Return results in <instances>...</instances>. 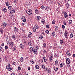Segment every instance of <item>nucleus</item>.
I'll use <instances>...</instances> for the list:
<instances>
[{
  "label": "nucleus",
  "instance_id": "f257e3e1",
  "mask_svg": "<svg viewBox=\"0 0 75 75\" xmlns=\"http://www.w3.org/2000/svg\"><path fill=\"white\" fill-rule=\"evenodd\" d=\"M26 12L28 14L30 15L32 14L33 13V11L31 10H27Z\"/></svg>",
  "mask_w": 75,
  "mask_h": 75
},
{
  "label": "nucleus",
  "instance_id": "f03ea898",
  "mask_svg": "<svg viewBox=\"0 0 75 75\" xmlns=\"http://www.w3.org/2000/svg\"><path fill=\"white\" fill-rule=\"evenodd\" d=\"M67 64H70V59L69 58H67L66 59Z\"/></svg>",
  "mask_w": 75,
  "mask_h": 75
},
{
  "label": "nucleus",
  "instance_id": "7ed1b4c3",
  "mask_svg": "<svg viewBox=\"0 0 75 75\" xmlns=\"http://www.w3.org/2000/svg\"><path fill=\"white\" fill-rule=\"evenodd\" d=\"M68 32L67 31H66L64 33V37L67 39V37Z\"/></svg>",
  "mask_w": 75,
  "mask_h": 75
},
{
  "label": "nucleus",
  "instance_id": "20e7f679",
  "mask_svg": "<svg viewBox=\"0 0 75 75\" xmlns=\"http://www.w3.org/2000/svg\"><path fill=\"white\" fill-rule=\"evenodd\" d=\"M21 20L24 22H26V20L25 19V18L24 16H23L21 17Z\"/></svg>",
  "mask_w": 75,
  "mask_h": 75
},
{
  "label": "nucleus",
  "instance_id": "39448f33",
  "mask_svg": "<svg viewBox=\"0 0 75 75\" xmlns=\"http://www.w3.org/2000/svg\"><path fill=\"white\" fill-rule=\"evenodd\" d=\"M50 56H51L50 57L49 59V60L50 61L52 60V58H53V54H51Z\"/></svg>",
  "mask_w": 75,
  "mask_h": 75
},
{
  "label": "nucleus",
  "instance_id": "423d86ee",
  "mask_svg": "<svg viewBox=\"0 0 75 75\" xmlns=\"http://www.w3.org/2000/svg\"><path fill=\"white\" fill-rule=\"evenodd\" d=\"M64 16L65 18H67L68 17V14L67 13H64Z\"/></svg>",
  "mask_w": 75,
  "mask_h": 75
},
{
  "label": "nucleus",
  "instance_id": "0eeeda50",
  "mask_svg": "<svg viewBox=\"0 0 75 75\" xmlns=\"http://www.w3.org/2000/svg\"><path fill=\"white\" fill-rule=\"evenodd\" d=\"M34 48H33V47H30V52H34Z\"/></svg>",
  "mask_w": 75,
  "mask_h": 75
},
{
  "label": "nucleus",
  "instance_id": "6e6552de",
  "mask_svg": "<svg viewBox=\"0 0 75 75\" xmlns=\"http://www.w3.org/2000/svg\"><path fill=\"white\" fill-rule=\"evenodd\" d=\"M9 44L10 45H11V46H12V47H13L14 46L13 43V42H10V43H9Z\"/></svg>",
  "mask_w": 75,
  "mask_h": 75
},
{
  "label": "nucleus",
  "instance_id": "1a4fd4ad",
  "mask_svg": "<svg viewBox=\"0 0 75 75\" xmlns=\"http://www.w3.org/2000/svg\"><path fill=\"white\" fill-rule=\"evenodd\" d=\"M37 20L38 21H40V19L41 18V17L40 16H38L36 17Z\"/></svg>",
  "mask_w": 75,
  "mask_h": 75
},
{
  "label": "nucleus",
  "instance_id": "9d476101",
  "mask_svg": "<svg viewBox=\"0 0 75 75\" xmlns=\"http://www.w3.org/2000/svg\"><path fill=\"white\" fill-rule=\"evenodd\" d=\"M6 25H7L6 23H4L3 25V28H6Z\"/></svg>",
  "mask_w": 75,
  "mask_h": 75
},
{
  "label": "nucleus",
  "instance_id": "9b49d317",
  "mask_svg": "<svg viewBox=\"0 0 75 75\" xmlns=\"http://www.w3.org/2000/svg\"><path fill=\"white\" fill-rule=\"evenodd\" d=\"M15 10L14 9L12 10L11 11L10 13H11L12 14L14 13H15Z\"/></svg>",
  "mask_w": 75,
  "mask_h": 75
},
{
  "label": "nucleus",
  "instance_id": "f8f14e48",
  "mask_svg": "<svg viewBox=\"0 0 75 75\" xmlns=\"http://www.w3.org/2000/svg\"><path fill=\"white\" fill-rule=\"evenodd\" d=\"M35 27H34V28H35L37 29L39 28V26L38 25H35Z\"/></svg>",
  "mask_w": 75,
  "mask_h": 75
},
{
  "label": "nucleus",
  "instance_id": "ddd939ff",
  "mask_svg": "<svg viewBox=\"0 0 75 75\" xmlns=\"http://www.w3.org/2000/svg\"><path fill=\"white\" fill-rule=\"evenodd\" d=\"M43 59L44 62H46L47 61V59L46 57H43Z\"/></svg>",
  "mask_w": 75,
  "mask_h": 75
},
{
  "label": "nucleus",
  "instance_id": "4468645a",
  "mask_svg": "<svg viewBox=\"0 0 75 75\" xmlns=\"http://www.w3.org/2000/svg\"><path fill=\"white\" fill-rule=\"evenodd\" d=\"M35 13L36 14L39 13H40V11H39L37 9L35 10Z\"/></svg>",
  "mask_w": 75,
  "mask_h": 75
},
{
  "label": "nucleus",
  "instance_id": "2eb2a0df",
  "mask_svg": "<svg viewBox=\"0 0 75 75\" xmlns=\"http://www.w3.org/2000/svg\"><path fill=\"white\" fill-rule=\"evenodd\" d=\"M0 32H1V34H3V30L2 29V28L0 29Z\"/></svg>",
  "mask_w": 75,
  "mask_h": 75
},
{
  "label": "nucleus",
  "instance_id": "dca6fc26",
  "mask_svg": "<svg viewBox=\"0 0 75 75\" xmlns=\"http://www.w3.org/2000/svg\"><path fill=\"white\" fill-rule=\"evenodd\" d=\"M12 37L13 39L14 40H15V38H16V36L15 35H12Z\"/></svg>",
  "mask_w": 75,
  "mask_h": 75
},
{
  "label": "nucleus",
  "instance_id": "f3484780",
  "mask_svg": "<svg viewBox=\"0 0 75 75\" xmlns=\"http://www.w3.org/2000/svg\"><path fill=\"white\" fill-rule=\"evenodd\" d=\"M20 47L21 48L23 49V48H24V46L23 45H22V44H21L20 45Z\"/></svg>",
  "mask_w": 75,
  "mask_h": 75
},
{
  "label": "nucleus",
  "instance_id": "a211bd4d",
  "mask_svg": "<svg viewBox=\"0 0 75 75\" xmlns=\"http://www.w3.org/2000/svg\"><path fill=\"white\" fill-rule=\"evenodd\" d=\"M50 7H49L48 6H47V7H46L47 10V11H48L50 10Z\"/></svg>",
  "mask_w": 75,
  "mask_h": 75
},
{
  "label": "nucleus",
  "instance_id": "6ab92c4d",
  "mask_svg": "<svg viewBox=\"0 0 75 75\" xmlns=\"http://www.w3.org/2000/svg\"><path fill=\"white\" fill-rule=\"evenodd\" d=\"M33 31L34 32H36V29L34 27L33 28Z\"/></svg>",
  "mask_w": 75,
  "mask_h": 75
},
{
  "label": "nucleus",
  "instance_id": "aec40b11",
  "mask_svg": "<svg viewBox=\"0 0 75 75\" xmlns=\"http://www.w3.org/2000/svg\"><path fill=\"white\" fill-rule=\"evenodd\" d=\"M54 70L55 71H57L58 70V68L57 67H54Z\"/></svg>",
  "mask_w": 75,
  "mask_h": 75
},
{
  "label": "nucleus",
  "instance_id": "412c9836",
  "mask_svg": "<svg viewBox=\"0 0 75 75\" xmlns=\"http://www.w3.org/2000/svg\"><path fill=\"white\" fill-rule=\"evenodd\" d=\"M64 65V64L63 63H61L60 64V67H63Z\"/></svg>",
  "mask_w": 75,
  "mask_h": 75
},
{
  "label": "nucleus",
  "instance_id": "4be33fe9",
  "mask_svg": "<svg viewBox=\"0 0 75 75\" xmlns=\"http://www.w3.org/2000/svg\"><path fill=\"white\" fill-rule=\"evenodd\" d=\"M14 32H17L18 30V29H17V28H16V27L14 28Z\"/></svg>",
  "mask_w": 75,
  "mask_h": 75
},
{
  "label": "nucleus",
  "instance_id": "5701e85b",
  "mask_svg": "<svg viewBox=\"0 0 75 75\" xmlns=\"http://www.w3.org/2000/svg\"><path fill=\"white\" fill-rule=\"evenodd\" d=\"M19 60H20V61L21 62H23V60H24V59H23V57H21Z\"/></svg>",
  "mask_w": 75,
  "mask_h": 75
},
{
  "label": "nucleus",
  "instance_id": "b1692460",
  "mask_svg": "<svg viewBox=\"0 0 75 75\" xmlns=\"http://www.w3.org/2000/svg\"><path fill=\"white\" fill-rule=\"evenodd\" d=\"M55 65L56 66H57L58 65V62L56 60L55 61Z\"/></svg>",
  "mask_w": 75,
  "mask_h": 75
},
{
  "label": "nucleus",
  "instance_id": "393cba45",
  "mask_svg": "<svg viewBox=\"0 0 75 75\" xmlns=\"http://www.w3.org/2000/svg\"><path fill=\"white\" fill-rule=\"evenodd\" d=\"M69 24H72V21L71 20H70L69 21Z\"/></svg>",
  "mask_w": 75,
  "mask_h": 75
},
{
  "label": "nucleus",
  "instance_id": "a878e982",
  "mask_svg": "<svg viewBox=\"0 0 75 75\" xmlns=\"http://www.w3.org/2000/svg\"><path fill=\"white\" fill-rule=\"evenodd\" d=\"M35 68H36V69H39V66L38 65L35 66Z\"/></svg>",
  "mask_w": 75,
  "mask_h": 75
},
{
  "label": "nucleus",
  "instance_id": "bb28decb",
  "mask_svg": "<svg viewBox=\"0 0 75 75\" xmlns=\"http://www.w3.org/2000/svg\"><path fill=\"white\" fill-rule=\"evenodd\" d=\"M12 8V7L11 6H9L8 7V8L9 10H11Z\"/></svg>",
  "mask_w": 75,
  "mask_h": 75
},
{
  "label": "nucleus",
  "instance_id": "cd10ccee",
  "mask_svg": "<svg viewBox=\"0 0 75 75\" xmlns=\"http://www.w3.org/2000/svg\"><path fill=\"white\" fill-rule=\"evenodd\" d=\"M34 52H35L34 53L35 54H37V50L36 49H34Z\"/></svg>",
  "mask_w": 75,
  "mask_h": 75
},
{
  "label": "nucleus",
  "instance_id": "c85d7f7f",
  "mask_svg": "<svg viewBox=\"0 0 75 75\" xmlns=\"http://www.w3.org/2000/svg\"><path fill=\"white\" fill-rule=\"evenodd\" d=\"M41 8L42 9H44L45 8V6H43V5H42L41 7Z\"/></svg>",
  "mask_w": 75,
  "mask_h": 75
},
{
  "label": "nucleus",
  "instance_id": "c756f323",
  "mask_svg": "<svg viewBox=\"0 0 75 75\" xmlns=\"http://www.w3.org/2000/svg\"><path fill=\"white\" fill-rule=\"evenodd\" d=\"M54 28H55V30H58V27H57V26H55V27Z\"/></svg>",
  "mask_w": 75,
  "mask_h": 75
},
{
  "label": "nucleus",
  "instance_id": "7c9ffc66",
  "mask_svg": "<svg viewBox=\"0 0 75 75\" xmlns=\"http://www.w3.org/2000/svg\"><path fill=\"white\" fill-rule=\"evenodd\" d=\"M73 36H74V35L72 33H71L70 34V38H73Z\"/></svg>",
  "mask_w": 75,
  "mask_h": 75
},
{
  "label": "nucleus",
  "instance_id": "2f4dec72",
  "mask_svg": "<svg viewBox=\"0 0 75 75\" xmlns=\"http://www.w3.org/2000/svg\"><path fill=\"white\" fill-rule=\"evenodd\" d=\"M17 2H18V1H17L16 0H14L13 1V3L14 4L16 3V4H17Z\"/></svg>",
  "mask_w": 75,
  "mask_h": 75
},
{
  "label": "nucleus",
  "instance_id": "473e14b6",
  "mask_svg": "<svg viewBox=\"0 0 75 75\" xmlns=\"http://www.w3.org/2000/svg\"><path fill=\"white\" fill-rule=\"evenodd\" d=\"M3 11L4 12H6L7 11V10L6 9V8H4L3 9Z\"/></svg>",
  "mask_w": 75,
  "mask_h": 75
},
{
  "label": "nucleus",
  "instance_id": "72a5a7b5",
  "mask_svg": "<svg viewBox=\"0 0 75 75\" xmlns=\"http://www.w3.org/2000/svg\"><path fill=\"white\" fill-rule=\"evenodd\" d=\"M28 44L30 46H32V43L31 42H29L28 43Z\"/></svg>",
  "mask_w": 75,
  "mask_h": 75
},
{
  "label": "nucleus",
  "instance_id": "f704fd0d",
  "mask_svg": "<svg viewBox=\"0 0 75 75\" xmlns=\"http://www.w3.org/2000/svg\"><path fill=\"white\" fill-rule=\"evenodd\" d=\"M42 68H43V69H45V67L44 65H42Z\"/></svg>",
  "mask_w": 75,
  "mask_h": 75
},
{
  "label": "nucleus",
  "instance_id": "c9c22d12",
  "mask_svg": "<svg viewBox=\"0 0 75 75\" xmlns=\"http://www.w3.org/2000/svg\"><path fill=\"white\" fill-rule=\"evenodd\" d=\"M41 23L43 24L45 23V20L43 19L41 21Z\"/></svg>",
  "mask_w": 75,
  "mask_h": 75
},
{
  "label": "nucleus",
  "instance_id": "e433bc0d",
  "mask_svg": "<svg viewBox=\"0 0 75 75\" xmlns=\"http://www.w3.org/2000/svg\"><path fill=\"white\" fill-rule=\"evenodd\" d=\"M8 69L9 71H10L11 70H12V68L11 67H9V68Z\"/></svg>",
  "mask_w": 75,
  "mask_h": 75
},
{
  "label": "nucleus",
  "instance_id": "4c0bfd02",
  "mask_svg": "<svg viewBox=\"0 0 75 75\" xmlns=\"http://www.w3.org/2000/svg\"><path fill=\"white\" fill-rule=\"evenodd\" d=\"M45 33L47 34H48L49 33V31L48 30H46L45 31Z\"/></svg>",
  "mask_w": 75,
  "mask_h": 75
},
{
  "label": "nucleus",
  "instance_id": "58836bf2",
  "mask_svg": "<svg viewBox=\"0 0 75 75\" xmlns=\"http://www.w3.org/2000/svg\"><path fill=\"white\" fill-rule=\"evenodd\" d=\"M39 38L40 39H42L43 38V36H40L39 37Z\"/></svg>",
  "mask_w": 75,
  "mask_h": 75
},
{
  "label": "nucleus",
  "instance_id": "ea45409f",
  "mask_svg": "<svg viewBox=\"0 0 75 75\" xmlns=\"http://www.w3.org/2000/svg\"><path fill=\"white\" fill-rule=\"evenodd\" d=\"M6 5L7 6H8L9 5V3L8 2H6Z\"/></svg>",
  "mask_w": 75,
  "mask_h": 75
},
{
  "label": "nucleus",
  "instance_id": "a19ab883",
  "mask_svg": "<svg viewBox=\"0 0 75 75\" xmlns=\"http://www.w3.org/2000/svg\"><path fill=\"white\" fill-rule=\"evenodd\" d=\"M47 72L48 73H50V72H51V70L50 69H48L47 70Z\"/></svg>",
  "mask_w": 75,
  "mask_h": 75
},
{
  "label": "nucleus",
  "instance_id": "79ce46f5",
  "mask_svg": "<svg viewBox=\"0 0 75 75\" xmlns=\"http://www.w3.org/2000/svg\"><path fill=\"white\" fill-rule=\"evenodd\" d=\"M52 24H54L55 23V21H52Z\"/></svg>",
  "mask_w": 75,
  "mask_h": 75
},
{
  "label": "nucleus",
  "instance_id": "37998d69",
  "mask_svg": "<svg viewBox=\"0 0 75 75\" xmlns=\"http://www.w3.org/2000/svg\"><path fill=\"white\" fill-rule=\"evenodd\" d=\"M63 43V40H60V44H62V43Z\"/></svg>",
  "mask_w": 75,
  "mask_h": 75
},
{
  "label": "nucleus",
  "instance_id": "c03bdc74",
  "mask_svg": "<svg viewBox=\"0 0 75 75\" xmlns=\"http://www.w3.org/2000/svg\"><path fill=\"white\" fill-rule=\"evenodd\" d=\"M30 62L32 64H34V62L33 61V60H30Z\"/></svg>",
  "mask_w": 75,
  "mask_h": 75
},
{
  "label": "nucleus",
  "instance_id": "a18cd8bd",
  "mask_svg": "<svg viewBox=\"0 0 75 75\" xmlns=\"http://www.w3.org/2000/svg\"><path fill=\"white\" fill-rule=\"evenodd\" d=\"M46 28H48L49 27V25H47L46 26Z\"/></svg>",
  "mask_w": 75,
  "mask_h": 75
},
{
  "label": "nucleus",
  "instance_id": "49530a36",
  "mask_svg": "<svg viewBox=\"0 0 75 75\" xmlns=\"http://www.w3.org/2000/svg\"><path fill=\"white\" fill-rule=\"evenodd\" d=\"M62 28L63 29H64L65 28V26L64 25H62Z\"/></svg>",
  "mask_w": 75,
  "mask_h": 75
},
{
  "label": "nucleus",
  "instance_id": "de8ad7c7",
  "mask_svg": "<svg viewBox=\"0 0 75 75\" xmlns=\"http://www.w3.org/2000/svg\"><path fill=\"white\" fill-rule=\"evenodd\" d=\"M5 50H7L8 49V47L7 46H6L5 47Z\"/></svg>",
  "mask_w": 75,
  "mask_h": 75
},
{
  "label": "nucleus",
  "instance_id": "09e8293b",
  "mask_svg": "<svg viewBox=\"0 0 75 75\" xmlns=\"http://www.w3.org/2000/svg\"><path fill=\"white\" fill-rule=\"evenodd\" d=\"M46 44L45 43H44L43 44V47H46Z\"/></svg>",
  "mask_w": 75,
  "mask_h": 75
},
{
  "label": "nucleus",
  "instance_id": "8fccbe9b",
  "mask_svg": "<svg viewBox=\"0 0 75 75\" xmlns=\"http://www.w3.org/2000/svg\"><path fill=\"white\" fill-rule=\"evenodd\" d=\"M15 64H16V63L15 62H13L12 63V65L13 66L15 65Z\"/></svg>",
  "mask_w": 75,
  "mask_h": 75
},
{
  "label": "nucleus",
  "instance_id": "3c124183",
  "mask_svg": "<svg viewBox=\"0 0 75 75\" xmlns=\"http://www.w3.org/2000/svg\"><path fill=\"white\" fill-rule=\"evenodd\" d=\"M6 69L7 70H8L9 68V67L8 66H7L6 67Z\"/></svg>",
  "mask_w": 75,
  "mask_h": 75
},
{
  "label": "nucleus",
  "instance_id": "603ef678",
  "mask_svg": "<svg viewBox=\"0 0 75 75\" xmlns=\"http://www.w3.org/2000/svg\"><path fill=\"white\" fill-rule=\"evenodd\" d=\"M66 5H67V7H69V4H68V3Z\"/></svg>",
  "mask_w": 75,
  "mask_h": 75
},
{
  "label": "nucleus",
  "instance_id": "864d4df0",
  "mask_svg": "<svg viewBox=\"0 0 75 75\" xmlns=\"http://www.w3.org/2000/svg\"><path fill=\"white\" fill-rule=\"evenodd\" d=\"M67 54V55L70 53H69V51H67L66 52Z\"/></svg>",
  "mask_w": 75,
  "mask_h": 75
},
{
  "label": "nucleus",
  "instance_id": "5fc2aeb1",
  "mask_svg": "<svg viewBox=\"0 0 75 75\" xmlns=\"http://www.w3.org/2000/svg\"><path fill=\"white\" fill-rule=\"evenodd\" d=\"M45 33H42V36L45 35Z\"/></svg>",
  "mask_w": 75,
  "mask_h": 75
},
{
  "label": "nucleus",
  "instance_id": "6e6d98bb",
  "mask_svg": "<svg viewBox=\"0 0 75 75\" xmlns=\"http://www.w3.org/2000/svg\"><path fill=\"white\" fill-rule=\"evenodd\" d=\"M18 70H20L21 69V68L20 67H19L18 68Z\"/></svg>",
  "mask_w": 75,
  "mask_h": 75
},
{
  "label": "nucleus",
  "instance_id": "4d7b16f0",
  "mask_svg": "<svg viewBox=\"0 0 75 75\" xmlns=\"http://www.w3.org/2000/svg\"><path fill=\"white\" fill-rule=\"evenodd\" d=\"M63 23L64 25H66V21H64Z\"/></svg>",
  "mask_w": 75,
  "mask_h": 75
},
{
  "label": "nucleus",
  "instance_id": "13d9d810",
  "mask_svg": "<svg viewBox=\"0 0 75 75\" xmlns=\"http://www.w3.org/2000/svg\"><path fill=\"white\" fill-rule=\"evenodd\" d=\"M52 35L53 36H54L55 35V33H52Z\"/></svg>",
  "mask_w": 75,
  "mask_h": 75
},
{
  "label": "nucleus",
  "instance_id": "bf43d9fd",
  "mask_svg": "<svg viewBox=\"0 0 75 75\" xmlns=\"http://www.w3.org/2000/svg\"><path fill=\"white\" fill-rule=\"evenodd\" d=\"M32 34V33L31 32H29V35H31Z\"/></svg>",
  "mask_w": 75,
  "mask_h": 75
},
{
  "label": "nucleus",
  "instance_id": "052dcab7",
  "mask_svg": "<svg viewBox=\"0 0 75 75\" xmlns=\"http://www.w3.org/2000/svg\"><path fill=\"white\" fill-rule=\"evenodd\" d=\"M46 52V51L45 50H44V51H43V53H44V54H45V53Z\"/></svg>",
  "mask_w": 75,
  "mask_h": 75
},
{
  "label": "nucleus",
  "instance_id": "680f3d73",
  "mask_svg": "<svg viewBox=\"0 0 75 75\" xmlns=\"http://www.w3.org/2000/svg\"><path fill=\"white\" fill-rule=\"evenodd\" d=\"M50 3L52 4L53 3V1H50Z\"/></svg>",
  "mask_w": 75,
  "mask_h": 75
},
{
  "label": "nucleus",
  "instance_id": "e2e57ef3",
  "mask_svg": "<svg viewBox=\"0 0 75 75\" xmlns=\"http://www.w3.org/2000/svg\"><path fill=\"white\" fill-rule=\"evenodd\" d=\"M36 50H38V46H37L36 47Z\"/></svg>",
  "mask_w": 75,
  "mask_h": 75
},
{
  "label": "nucleus",
  "instance_id": "0e129e2a",
  "mask_svg": "<svg viewBox=\"0 0 75 75\" xmlns=\"http://www.w3.org/2000/svg\"><path fill=\"white\" fill-rule=\"evenodd\" d=\"M57 57V55L56 54H55L54 55V57Z\"/></svg>",
  "mask_w": 75,
  "mask_h": 75
},
{
  "label": "nucleus",
  "instance_id": "69168bd1",
  "mask_svg": "<svg viewBox=\"0 0 75 75\" xmlns=\"http://www.w3.org/2000/svg\"><path fill=\"white\" fill-rule=\"evenodd\" d=\"M2 50V48L1 47H0V50L1 51Z\"/></svg>",
  "mask_w": 75,
  "mask_h": 75
},
{
  "label": "nucleus",
  "instance_id": "338daca9",
  "mask_svg": "<svg viewBox=\"0 0 75 75\" xmlns=\"http://www.w3.org/2000/svg\"><path fill=\"white\" fill-rule=\"evenodd\" d=\"M4 46V44L3 43L2 44H1V46Z\"/></svg>",
  "mask_w": 75,
  "mask_h": 75
},
{
  "label": "nucleus",
  "instance_id": "774afa93",
  "mask_svg": "<svg viewBox=\"0 0 75 75\" xmlns=\"http://www.w3.org/2000/svg\"><path fill=\"white\" fill-rule=\"evenodd\" d=\"M67 55H68V57H70L71 55V54H70V53L69 54H68Z\"/></svg>",
  "mask_w": 75,
  "mask_h": 75
}]
</instances>
